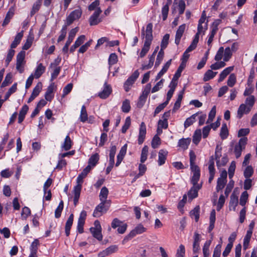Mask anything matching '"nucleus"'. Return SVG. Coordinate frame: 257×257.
I'll list each match as a JSON object with an SVG mask.
<instances>
[{
	"label": "nucleus",
	"mask_w": 257,
	"mask_h": 257,
	"mask_svg": "<svg viewBox=\"0 0 257 257\" xmlns=\"http://www.w3.org/2000/svg\"><path fill=\"white\" fill-rule=\"evenodd\" d=\"M153 24L149 23L147 25L146 31L143 28L142 31V36L145 38L144 46L140 54V57L143 58L150 50V46L153 40Z\"/></svg>",
	"instance_id": "f257e3e1"
},
{
	"label": "nucleus",
	"mask_w": 257,
	"mask_h": 257,
	"mask_svg": "<svg viewBox=\"0 0 257 257\" xmlns=\"http://www.w3.org/2000/svg\"><path fill=\"white\" fill-rule=\"evenodd\" d=\"M110 202L101 201V202L95 207L94 210L93 216L95 217H99L102 215L103 212H106L109 209Z\"/></svg>",
	"instance_id": "f03ea898"
},
{
	"label": "nucleus",
	"mask_w": 257,
	"mask_h": 257,
	"mask_svg": "<svg viewBox=\"0 0 257 257\" xmlns=\"http://www.w3.org/2000/svg\"><path fill=\"white\" fill-rule=\"evenodd\" d=\"M94 227L90 228V231L93 236L99 241L102 240V235L101 233V226L100 222L98 220H95L94 222Z\"/></svg>",
	"instance_id": "7ed1b4c3"
},
{
	"label": "nucleus",
	"mask_w": 257,
	"mask_h": 257,
	"mask_svg": "<svg viewBox=\"0 0 257 257\" xmlns=\"http://www.w3.org/2000/svg\"><path fill=\"white\" fill-rule=\"evenodd\" d=\"M139 76V72L138 70H136L133 74L128 77V78L125 82L123 87L125 91L128 92L131 86L134 83L136 79L138 78Z\"/></svg>",
	"instance_id": "20e7f679"
},
{
	"label": "nucleus",
	"mask_w": 257,
	"mask_h": 257,
	"mask_svg": "<svg viewBox=\"0 0 257 257\" xmlns=\"http://www.w3.org/2000/svg\"><path fill=\"white\" fill-rule=\"evenodd\" d=\"M82 15V11L80 9L75 10L72 11L69 15L67 17L66 19V25L69 26L73 22L80 18Z\"/></svg>",
	"instance_id": "39448f33"
},
{
	"label": "nucleus",
	"mask_w": 257,
	"mask_h": 257,
	"mask_svg": "<svg viewBox=\"0 0 257 257\" xmlns=\"http://www.w3.org/2000/svg\"><path fill=\"white\" fill-rule=\"evenodd\" d=\"M25 52L22 51L17 56L16 69L22 73L24 71L23 66L25 64Z\"/></svg>",
	"instance_id": "423d86ee"
},
{
	"label": "nucleus",
	"mask_w": 257,
	"mask_h": 257,
	"mask_svg": "<svg viewBox=\"0 0 257 257\" xmlns=\"http://www.w3.org/2000/svg\"><path fill=\"white\" fill-rule=\"evenodd\" d=\"M102 13L100 8H97L93 15L89 19V24L90 26L96 25L101 22V19L99 18L100 14Z\"/></svg>",
	"instance_id": "0eeeda50"
},
{
	"label": "nucleus",
	"mask_w": 257,
	"mask_h": 257,
	"mask_svg": "<svg viewBox=\"0 0 257 257\" xmlns=\"http://www.w3.org/2000/svg\"><path fill=\"white\" fill-rule=\"evenodd\" d=\"M87 213L85 210L81 212L77 223V230L80 233L83 232V226L85 223Z\"/></svg>",
	"instance_id": "6e6552de"
},
{
	"label": "nucleus",
	"mask_w": 257,
	"mask_h": 257,
	"mask_svg": "<svg viewBox=\"0 0 257 257\" xmlns=\"http://www.w3.org/2000/svg\"><path fill=\"white\" fill-rule=\"evenodd\" d=\"M89 166H86L82 171V172L78 175L77 178V185L76 186H80L82 188V184L83 182V179L87 176V174L91 171Z\"/></svg>",
	"instance_id": "1a4fd4ad"
},
{
	"label": "nucleus",
	"mask_w": 257,
	"mask_h": 257,
	"mask_svg": "<svg viewBox=\"0 0 257 257\" xmlns=\"http://www.w3.org/2000/svg\"><path fill=\"white\" fill-rule=\"evenodd\" d=\"M196 40L194 42H192V43L189 46V47L186 50V51L183 53V55L182 57V63L183 64H185L186 62L187 61L189 57V54H188L190 52H191L193 50H194L197 44L195 43Z\"/></svg>",
	"instance_id": "9d476101"
},
{
	"label": "nucleus",
	"mask_w": 257,
	"mask_h": 257,
	"mask_svg": "<svg viewBox=\"0 0 257 257\" xmlns=\"http://www.w3.org/2000/svg\"><path fill=\"white\" fill-rule=\"evenodd\" d=\"M112 92L110 85L105 82L103 90L98 93V96L102 99H105L109 96Z\"/></svg>",
	"instance_id": "9b49d317"
},
{
	"label": "nucleus",
	"mask_w": 257,
	"mask_h": 257,
	"mask_svg": "<svg viewBox=\"0 0 257 257\" xmlns=\"http://www.w3.org/2000/svg\"><path fill=\"white\" fill-rule=\"evenodd\" d=\"M146 135V126L145 122H142L139 129L138 143L141 145L144 142Z\"/></svg>",
	"instance_id": "f8f14e48"
},
{
	"label": "nucleus",
	"mask_w": 257,
	"mask_h": 257,
	"mask_svg": "<svg viewBox=\"0 0 257 257\" xmlns=\"http://www.w3.org/2000/svg\"><path fill=\"white\" fill-rule=\"evenodd\" d=\"M185 28L186 25L184 24L180 26L177 30L175 36V43L177 45L180 43L181 38L185 31Z\"/></svg>",
	"instance_id": "ddd939ff"
},
{
	"label": "nucleus",
	"mask_w": 257,
	"mask_h": 257,
	"mask_svg": "<svg viewBox=\"0 0 257 257\" xmlns=\"http://www.w3.org/2000/svg\"><path fill=\"white\" fill-rule=\"evenodd\" d=\"M250 110V108L247 106L246 104L243 103L240 104L237 110V117L241 118L244 113H248Z\"/></svg>",
	"instance_id": "4468645a"
},
{
	"label": "nucleus",
	"mask_w": 257,
	"mask_h": 257,
	"mask_svg": "<svg viewBox=\"0 0 257 257\" xmlns=\"http://www.w3.org/2000/svg\"><path fill=\"white\" fill-rule=\"evenodd\" d=\"M238 203V197L234 193H233L230 196V200L229 204V209L235 211L236 207Z\"/></svg>",
	"instance_id": "2eb2a0df"
},
{
	"label": "nucleus",
	"mask_w": 257,
	"mask_h": 257,
	"mask_svg": "<svg viewBox=\"0 0 257 257\" xmlns=\"http://www.w3.org/2000/svg\"><path fill=\"white\" fill-rule=\"evenodd\" d=\"M207 29V23H205L204 26L201 24H198V28H197V33L196 34L192 42H194L196 40L195 43L197 44L199 41V35L201 33H204V31Z\"/></svg>",
	"instance_id": "dca6fc26"
},
{
	"label": "nucleus",
	"mask_w": 257,
	"mask_h": 257,
	"mask_svg": "<svg viewBox=\"0 0 257 257\" xmlns=\"http://www.w3.org/2000/svg\"><path fill=\"white\" fill-rule=\"evenodd\" d=\"M168 155V152L165 150H161L159 152L158 155V165L162 166L165 164L167 159V156Z\"/></svg>",
	"instance_id": "f3484780"
},
{
	"label": "nucleus",
	"mask_w": 257,
	"mask_h": 257,
	"mask_svg": "<svg viewBox=\"0 0 257 257\" xmlns=\"http://www.w3.org/2000/svg\"><path fill=\"white\" fill-rule=\"evenodd\" d=\"M99 160V156L97 153H95L92 155L88 160V165L87 166H89L90 168L92 169L94 168L96 164H97L98 161Z\"/></svg>",
	"instance_id": "a211bd4d"
},
{
	"label": "nucleus",
	"mask_w": 257,
	"mask_h": 257,
	"mask_svg": "<svg viewBox=\"0 0 257 257\" xmlns=\"http://www.w3.org/2000/svg\"><path fill=\"white\" fill-rule=\"evenodd\" d=\"M46 68L43 66L42 63H39L36 70L35 71L34 74H33L34 77L36 79L39 78L41 75L45 72Z\"/></svg>",
	"instance_id": "6ab92c4d"
},
{
	"label": "nucleus",
	"mask_w": 257,
	"mask_h": 257,
	"mask_svg": "<svg viewBox=\"0 0 257 257\" xmlns=\"http://www.w3.org/2000/svg\"><path fill=\"white\" fill-rule=\"evenodd\" d=\"M74 215L73 214H71L68 218L66 224H65V234L67 236H68L70 234V229L72 225L73 222Z\"/></svg>",
	"instance_id": "aec40b11"
},
{
	"label": "nucleus",
	"mask_w": 257,
	"mask_h": 257,
	"mask_svg": "<svg viewBox=\"0 0 257 257\" xmlns=\"http://www.w3.org/2000/svg\"><path fill=\"white\" fill-rule=\"evenodd\" d=\"M233 66H230L224 69L220 74L218 82L222 81L225 77L233 70Z\"/></svg>",
	"instance_id": "412c9836"
},
{
	"label": "nucleus",
	"mask_w": 257,
	"mask_h": 257,
	"mask_svg": "<svg viewBox=\"0 0 257 257\" xmlns=\"http://www.w3.org/2000/svg\"><path fill=\"white\" fill-rule=\"evenodd\" d=\"M108 192V190L106 187L104 186L101 188L99 195L101 201L110 202V200H107Z\"/></svg>",
	"instance_id": "4be33fe9"
},
{
	"label": "nucleus",
	"mask_w": 257,
	"mask_h": 257,
	"mask_svg": "<svg viewBox=\"0 0 257 257\" xmlns=\"http://www.w3.org/2000/svg\"><path fill=\"white\" fill-rule=\"evenodd\" d=\"M28 110L29 107L27 105L25 104L23 106L19 114L18 122L19 123H21L24 120Z\"/></svg>",
	"instance_id": "5701e85b"
},
{
	"label": "nucleus",
	"mask_w": 257,
	"mask_h": 257,
	"mask_svg": "<svg viewBox=\"0 0 257 257\" xmlns=\"http://www.w3.org/2000/svg\"><path fill=\"white\" fill-rule=\"evenodd\" d=\"M54 87V84L52 83L47 88V91L45 95V99L48 101H51L54 97L53 89Z\"/></svg>",
	"instance_id": "b1692460"
},
{
	"label": "nucleus",
	"mask_w": 257,
	"mask_h": 257,
	"mask_svg": "<svg viewBox=\"0 0 257 257\" xmlns=\"http://www.w3.org/2000/svg\"><path fill=\"white\" fill-rule=\"evenodd\" d=\"M23 36V31L17 34L14 40L13 41L11 45V48L14 49L17 47V46L20 43L21 41Z\"/></svg>",
	"instance_id": "393cba45"
},
{
	"label": "nucleus",
	"mask_w": 257,
	"mask_h": 257,
	"mask_svg": "<svg viewBox=\"0 0 257 257\" xmlns=\"http://www.w3.org/2000/svg\"><path fill=\"white\" fill-rule=\"evenodd\" d=\"M81 188L80 186H75L73 189V193H74V204L76 206L78 202V200L80 195V192L81 190Z\"/></svg>",
	"instance_id": "a878e982"
},
{
	"label": "nucleus",
	"mask_w": 257,
	"mask_h": 257,
	"mask_svg": "<svg viewBox=\"0 0 257 257\" xmlns=\"http://www.w3.org/2000/svg\"><path fill=\"white\" fill-rule=\"evenodd\" d=\"M117 248H118L116 245H111L104 250L102 252L99 253V255H100L101 254H102L103 256L108 255L113 252H116L117 250Z\"/></svg>",
	"instance_id": "bb28decb"
},
{
	"label": "nucleus",
	"mask_w": 257,
	"mask_h": 257,
	"mask_svg": "<svg viewBox=\"0 0 257 257\" xmlns=\"http://www.w3.org/2000/svg\"><path fill=\"white\" fill-rule=\"evenodd\" d=\"M14 15V9L13 8H11L7 15L6 16L5 19L3 22L2 24L3 26L4 27L8 25L10 21V20L12 18Z\"/></svg>",
	"instance_id": "cd10ccee"
},
{
	"label": "nucleus",
	"mask_w": 257,
	"mask_h": 257,
	"mask_svg": "<svg viewBox=\"0 0 257 257\" xmlns=\"http://www.w3.org/2000/svg\"><path fill=\"white\" fill-rule=\"evenodd\" d=\"M146 231V228L144 227V226L140 224L138 225L134 229L132 230V234L134 235L135 236L137 234H141Z\"/></svg>",
	"instance_id": "c85d7f7f"
},
{
	"label": "nucleus",
	"mask_w": 257,
	"mask_h": 257,
	"mask_svg": "<svg viewBox=\"0 0 257 257\" xmlns=\"http://www.w3.org/2000/svg\"><path fill=\"white\" fill-rule=\"evenodd\" d=\"M217 73V72H213L212 70H208L204 75V81H207L210 79H212L215 76Z\"/></svg>",
	"instance_id": "c756f323"
},
{
	"label": "nucleus",
	"mask_w": 257,
	"mask_h": 257,
	"mask_svg": "<svg viewBox=\"0 0 257 257\" xmlns=\"http://www.w3.org/2000/svg\"><path fill=\"white\" fill-rule=\"evenodd\" d=\"M201 131L200 129L196 130L193 136V142L194 144H198L201 138Z\"/></svg>",
	"instance_id": "7c9ffc66"
},
{
	"label": "nucleus",
	"mask_w": 257,
	"mask_h": 257,
	"mask_svg": "<svg viewBox=\"0 0 257 257\" xmlns=\"http://www.w3.org/2000/svg\"><path fill=\"white\" fill-rule=\"evenodd\" d=\"M149 152V148L147 146H145L141 152L140 161L141 163H144L147 159Z\"/></svg>",
	"instance_id": "2f4dec72"
},
{
	"label": "nucleus",
	"mask_w": 257,
	"mask_h": 257,
	"mask_svg": "<svg viewBox=\"0 0 257 257\" xmlns=\"http://www.w3.org/2000/svg\"><path fill=\"white\" fill-rule=\"evenodd\" d=\"M42 4V0H37L34 4L32 10L31 11V16L35 15L40 9Z\"/></svg>",
	"instance_id": "473e14b6"
},
{
	"label": "nucleus",
	"mask_w": 257,
	"mask_h": 257,
	"mask_svg": "<svg viewBox=\"0 0 257 257\" xmlns=\"http://www.w3.org/2000/svg\"><path fill=\"white\" fill-rule=\"evenodd\" d=\"M78 31V28L76 27L73 29H72L69 33V36L67 39V40L66 43L70 44L73 40L74 38L75 37L77 32Z\"/></svg>",
	"instance_id": "72a5a7b5"
},
{
	"label": "nucleus",
	"mask_w": 257,
	"mask_h": 257,
	"mask_svg": "<svg viewBox=\"0 0 257 257\" xmlns=\"http://www.w3.org/2000/svg\"><path fill=\"white\" fill-rule=\"evenodd\" d=\"M79 119L82 122H85L88 119V115L87 113L86 109L84 105H83L81 107Z\"/></svg>",
	"instance_id": "f704fd0d"
},
{
	"label": "nucleus",
	"mask_w": 257,
	"mask_h": 257,
	"mask_svg": "<svg viewBox=\"0 0 257 257\" xmlns=\"http://www.w3.org/2000/svg\"><path fill=\"white\" fill-rule=\"evenodd\" d=\"M199 207H195L192 210L190 211V216L192 218L194 217L196 222H197L199 218Z\"/></svg>",
	"instance_id": "c9c22d12"
},
{
	"label": "nucleus",
	"mask_w": 257,
	"mask_h": 257,
	"mask_svg": "<svg viewBox=\"0 0 257 257\" xmlns=\"http://www.w3.org/2000/svg\"><path fill=\"white\" fill-rule=\"evenodd\" d=\"M211 240H207L206 241L203 245V253L204 257H208L209 255V246L211 244Z\"/></svg>",
	"instance_id": "e433bc0d"
},
{
	"label": "nucleus",
	"mask_w": 257,
	"mask_h": 257,
	"mask_svg": "<svg viewBox=\"0 0 257 257\" xmlns=\"http://www.w3.org/2000/svg\"><path fill=\"white\" fill-rule=\"evenodd\" d=\"M252 234V231L251 230H247V233L243 239V247L246 249Z\"/></svg>",
	"instance_id": "4c0bfd02"
},
{
	"label": "nucleus",
	"mask_w": 257,
	"mask_h": 257,
	"mask_svg": "<svg viewBox=\"0 0 257 257\" xmlns=\"http://www.w3.org/2000/svg\"><path fill=\"white\" fill-rule=\"evenodd\" d=\"M197 113L192 115L190 117L187 118L184 122V127L187 128L192 125L195 121V118Z\"/></svg>",
	"instance_id": "58836bf2"
},
{
	"label": "nucleus",
	"mask_w": 257,
	"mask_h": 257,
	"mask_svg": "<svg viewBox=\"0 0 257 257\" xmlns=\"http://www.w3.org/2000/svg\"><path fill=\"white\" fill-rule=\"evenodd\" d=\"M228 135V131L227 129V127L226 124L224 123L222 125L220 132V136L222 139H225L227 138Z\"/></svg>",
	"instance_id": "ea45409f"
},
{
	"label": "nucleus",
	"mask_w": 257,
	"mask_h": 257,
	"mask_svg": "<svg viewBox=\"0 0 257 257\" xmlns=\"http://www.w3.org/2000/svg\"><path fill=\"white\" fill-rule=\"evenodd\" d=\"M234 184V182L233 181V180H230L228 183L227 184L224 192V194L226 198L228 196L229 193H230L232 188H233Z\"/></svg>",
	"instance_id": "a19ab883"
},
{
	"label": "nucleus",
	"mask_w": 257,
	"mask_h": 257,
	"mask_svg": "<svg viewBox=\"0 0 257 257\" xmlns=\"http://www.w3.org/2000/svg\"><path fill=\"white\" fill-rule=\"evenodd\" d=\"M42 88V84L41 82H38L36 86L34 87L33 90V92L31 94L33 96L36 97L39 94Z\"/></svg>",
	"instance_id": "79ce46f5"
},
{
	"label": "nucleus",
	"mask_w": 257,
	"mask_h": 257,
	"mask_svg": "<svg viewBox=\"0 0 257 257\" xmlns=\"http://www.w3.org/2000/svg\"><path fill=\"white\" fill-rule=\"evenodd\" d=\"M224 57L223 60L225 62L228 61L229 59L231 58L232 55V52L230 49V47H227L224 50Z\"/></svg>",
	"instance_id": "37998d69"
},
{
	"label": "nucleus",
	"mask_w": 257,
	"mask_h": 257,
	"mask_svg": "<svg viewBox=\"0 0 257 257\" xmlns=\"http://www.w3.org/2000/svg\"><path fill=\"white\" fill-rule=\"evenodd\" d=\"M12 74L11 73H9L7 74L5 80L3 82L1 87H5L12 82Z\"/></svg>",
	"instance_id": "c03bdc74"
},
{
	"label": "nucleus",
	"mask_w": 257,
	"mask_h": 257,
	"mask_svg": "<svg viewBox=\"0 0 257 257\" xmlns=\"http://www.w3.org/2000/svg\"><path fill=\"white\" fill-rule=\"evenodd\" d=\"M67 26H67L66 25H64L63 26V27L61 30V32H60L61 34L59 36L58 39L57 40L58 43L61 42L65 39V38L66 37V33H67Z\"/></svg>",
	"instance_id": "a18cd8bd"
},
{
	"label": "nucleus",
	"mask_w": 257,
	"mask_h": 257,
	"mask_svg": "<svg viewBox=\"0 0 257 257\" xmlns=\"http://www.w3.org/2000/svg\"><path fill=\"white\" fill-rule=\"evenodd\" d=\"M131 109L130 102L128 99H125L123 101L121 106L122 111L124 113H127Z\"/></svg>",
	"instance_id": "49530a36"
},
{
	"label": "nucleus",
	"mask_w": 257,
	"mask_h": 257,
	"mask_svg": "<svg viewBox=\"0 0 257 257\" xmlns=\"http://www.w3.org/2000/svg\"><path fill=\"white\" fill-rule=\"evenodd\" d=\"M208 164V170L209 174H215V170L214 168V160L212 156L210 158Z\"/></svg>",
	"instance_id": "de8ad7c7"
},
{
	"label": "nucleus",
	"mask_w": 257,
	"mask_h": 257,
	"mask_svg": "<svg viewBox=\"0 0 257 257\" xmlns=\"http://www.w3.org/2000/svg\"><path fill=\"white\" fill-rule=\"evenodd\" d=\"M15 51L13 49L11 48L8 52L7 58L5 61L6 66H8L10 62L12 61L13 57L15 55Z\"/></svg>",
	"instance_id": "09e8293b"
},
{
	"label": "nucleus",
	"mask_w": 257,
	"mask_h": 257,
	"mask_svg": "<svg viewBox=\"0 0 257 257\" xmlns=\"http://www.w3.org/2000/svg\"><path fill=\"white\" fill-rule=\"evenodd\" d=\"M220 243L217 244L214 248L212 257H220L221 254L222 238H220Z\"/></svg>",
	"instance_id": "8fccbe9b"
},
{
	"label": "nucleus",
	"mask_w": 257,
	"mask_h": 257,
	"mask_svg": "<svg viewBox=\"0 0 257 257\" xmlns=\"http://www.w3.org/2000/svg\"><path fill=\"white\" fill-rule=\"evenodd\" d=\"M131 124V119L130 116L125 118V122L121 128V132L123 134L125 133L128 129Z\"/></svg>",
	"instance_id": "3c124183"
},
{
	"label": "nucleus",
	"mask_w": 257,
	"mask_h": 257,
	"mask_svg": "<svg viewBox=\"0 0 257 257\" xmlns=\"http://www.w3.org/2000/svg\"><path fill=\"white\" fill-rule=\"evenodd\" d=\"M39 245V241L37 239H35L32 242L31 245V252L37 254L38 246Z\"/></svg>",
	"instance_id": "603ef678"
},
{
	"label": "nucleus",
	"mask_w": 257,
	"mask_h": 257,
	"mask_svg": "<svg viewBox=\"0 0 257 257\" xmlns=\"http://www.w3.org/2000/svg\"><path fill=\"white\" fill-rule=\"evenodd\" d=\"M63 209V201H61L55 211V217L56 218H58L60 217Z\"/></svg>",
	"instance_id": "864d4df0"
},
{
	"label": "nucleus",
	"mask_w": 257,
	"mask_h": 257,
	"mask_svg": "<svg viewBox=\"0 0 257 257\" xmlns=\"http://www.w3.org/2000/svg\"><path fill=\"white\" fill-rule=\"evenodd\" d=\"M227 181L222 180V179H217L216 190L217 192L223 189L226 184Z\"/></svg>",
	"instance_id": "5fc2aeb1"
},
{
	"label": "nucleus",
	"mask_w": 257,
	"mask_h": 257,
	"mask_svg": "<svg viewBox=\"0 0 257 257\" xmlns=\"http://www.w3.org/2000/svg\"><path fill=\"white\" fill-rule=\"evenodd\" d=\"M255 102V97L253 95H250L247 97L245 99V104L247 106L250 107V109L254 105Z\"/></svg>",
	"instance_id": "6e6d98bb"
},
{
	"label": "nucleus",
	"mask_w": 257,
	"mask_h": 257,
	"mask_svg": "<svg viewBox=\"0 0 257 257\" xmlns=\"http://www.w3.org/2000/svg\"><path fill=\"white\" fill-rule=\"evenodd\" d=\"M116 150V148L115 146H112L110 150L109 163L114 164V156Z\"/></svg>",
	"instance_id": "4d7b16f0"
},
{
	"label": "nucleus",
	"mask_w": 257,
	"mask_h": 257,
	"mask_svg": "<svg viewBox=\"0 0 257 257\" xmlns=\"http://www.w3.org/2000/svg\"><path fill=\"white\" fill-rule=\"evenodd\" d=\"M236 78L235 75L234 73L231 74L229 75V76L228 78V80H227V85L229 87L233 86L236 83Z\"/></svg>",
	"instance_id": "13d9d810"
},
{
	"label": "nucleus",
	"mask_w": 257,
	"mask_h": 257,
	"mask_svg": "<svg viewBox=\"0 0 257 257\" xmlns=\"http://www.w3.org/2000/svg\"><path fill=\"white\" fill-rule=\"evenodd\" d=\"M92 42V40H90L87 42H86L84 45L81 46L78 52L80 53H84L85 52L87 51L88 48L90 46Z\"/></svg>",
	"instance_id": "bf43d9fd"
},
{
	"label": "nucleus",
	"mask_w": 257,
	"mask_h": 257,
	"mask_svg": "<svg viewBox=\"0 0 257 257\" xmlns=\"http://www.w3.org/2000/svg\"><path fill=\"white\" fill-rule=\"evenodd\" d=\"M31 210L29 208L24 207L23 208L21 213V216L23 219L26 220L27 217L30 215Z\"/></svg>",
	"instance_id": "052dcab7"
},
{
	"label": "nucleus",
	"mask_w": 257,
	"mask_h": 257,
	"mask_svg": "<svg viewBox=\"0 0 257 257\" xmlns=\"http://www.w3.org/2000/svg\"><path fill=\"white\" fill-rule=\"evenodd\" d=\"M248 198V194L246 191H244L241 195L239 204L241 206H243L245 205L247 200Z\"/></svg>",
	"instance_id": "680f3d73"
},
{
	"label": "nucleus",
	"mask_w": 257,
	"mask_h": 257,
	"mask_svg": "<svg viewBox=\"0 0 257 257\" xmlns=\"http://www.w3.org/2000/svg\"><path fill=\"white\" fill-rule=\"evenodd\" d=\"M188 196L189 200L192 201L198 196V192L194 188H191L188 192Z\"/></svg>",
	"instance_id": "e2e57ef3"
},
{
	"label": "nucleus",
	"mask_w": 257,
	"mask_h": 257,
	"mask_svg": "<svg viewBox=\"0 0 257 257\" xmlns=\"http://www.w3.org/2000/svg\"><path fill=\"white\" fill-rule=\"evenodd\" d=\"M253 172V170L251 166H247L244 171V176L245 178L248 179L250 178Z\"/></svg>",
	"instance_id": "0e129e2a"
},
{
	"label": "nucleus",
	"mask_w": 257,
	"mask_h": 257,
	"mask_svg": "<svg viewBox=\"0 0 257 257\" xmlns=\"http://www.w3.org/2000/svg\"><path fill=\"white\" fill-rule=\"evenodd\" d=\"M170 38V35L168 34H165L161 41V47L162 48H166L169 43V40Z\"/></svg>",
	"instance_id": "69168bd1"
},
{
	"label": "nucleus",
	"mask_w": 257,
	"mask_h": 257,
	"mask_svg": "<svg viewBox=\"0 0 257 257\" xmlns=\"http://www.w3.org/2000/svg\"><path fill=\"white\" fill-rule=\"evenodd\" d=\"M73 88V84L70 83L68 84L63 90L62 97H65L66 95L69 94L72 90Z\"/></svg>",
	"instance_id": "338daca9"
},
{
	"label": "nucleus",
	"mask_w": 257,
	"mask_h": 257,
	"mask_svg": "<svg viewBox=\"0 0 257 257\" xmlns=\"http://www.w3.org/2000/svg\"><path fill=\"white\" fill-rule=\"evenodd\" d=\"M185 249L183 245L181 244L177 249L176 257H184L185 255Z\"/></svg>",
	"instance_id": "774afa93"
}]
</instances>
